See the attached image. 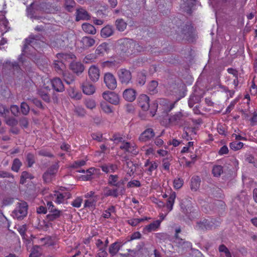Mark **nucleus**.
<instances>
[{
    "label": "nucleus",
    "instance_id": "nucleus-1",
    "mask_svg": "<svg viewBox=\"0 0 257 257\" xmlns=\"http://www.w3.org/2000/svg\"><path fill=\"white\" fill-rule=\"evenodd\" d=\"M117 45L118 49L126 56L135 55L143 50L138 43L127 38L119 40Z\"/></svg>",
    "mask_w": 257,
    "mask_h": 257
},
{
    "label": "nucleus",
    "instance_id": "nucleus-2",
    "mask_svg": "<svg viewBox=\"0 0 257 257\" xmlns=\"http://www.w3.org/2000/svg\"><path fill=\"white\" fill-rule=\"evenodd\" d=\"M50 91V79L48 78L44 79L42 80V84L38 90V94L45 102H49L50 101V95L49 94Z\"/></svg>",
    "mask_w": 257,
    "mask_h": 257
},
{
    "label": "nucleus",
    "instance_id": "nucleus-3",
    "mask_svg": "<svg viewBox=\"0 0 257 257\" xmlns=\"http://www.w3.org/2000/svg\"><path fill=\"white\" fill-rule=\"evenodd\" d=\"M56 56L58 60L54 61V67L57 72L61 75L66 70V67L63 61L67 60L70 57L69 55L64 53H58Z\"/></svg>",
    "mask_w": 257,
    "mask_h": 257
},
{
    "label": "nucleus",
    "instance_id": "nucleus-4",
    "mask_svg": "<svg viewBox=\"0 0 257 257\" xmlns=\"http://www.w3.org/2000/svg\"><path fill=\"white\" fill-rule=\"evenodd\" d=\"M28 213V204L26 202H21L18 204L16 209L12 212V215L17 219H22Z\"/></svg>",
    "mask_w": 257,
    "mask_h": 257
},
{
    "label": "nucleus",
    "instance_id": "nucleus-5",
    "mask_svg": "<svg viewBox=\"0 0 257 257\" xmlns=\"http://www.w3.org/2000/svg\"><path fill=\"white\" fill-rule=\"evenodd\" d=\"M119 81L123 84L127 85L130 83L132 76L131 71L125 68L120 69L117 71Z\"/></svg>",
    "mask_w": 257,
    "mask_h": 257
},
{
    "label": "nucleus",
    "instance_id": "nucleus-6",
    "mask_svg": "<svg viewBox=\"0 0 257 257\" xmlns=\"http://www.w3.org/2000/svg\"><path fill=\"white\" fill-rule=\"evenodd\" d=\"M104 82L106 87L111 90H114L117 86V82L115 76L111 73H106L104 75Z\"/></svg>",
    "mask_w": 257,
    "mask_h": 257
},
{
    "label": "nucleus",
    "instance_id": "nucleus-7",
    "mask_svg": "<svg viewBox=\"0 0 257 257\" xmlns=\"http://www.w3.org/2000/svg\"><path fill=\"white\" fill-rule=\"evenodd\" d=\"M102 97L105 100L114 105L118 104L119 101V96L113 92L105 91L102 93Z\"/></svg>",
    "mask_w": 257,
    "mask_h": 257
},
{
    "label": "nucleus",
    "instance_id": "nucleus-8",
    "mask_svg": "<svg viewBox=\"0 0 257 257\" xmlns=\"http://www.w3.org/2000/svg\"><path fill=\"white\" fill-rule=\"evenodd\" d=\"M125 192L124 188H113L110 189L108 187H105L103 190L104 195L106 197L112 196L114 198H116L118 195H122Z\"/></svg>",
    "mask_w": 257,
    "mask_h": 257
},
{
    "label": "nucleus",
    "instance_id": "nucleus-9",
    "mask_svg": "<svg viewBox=\"0 0 257 257\" xmlns=\"http://www.w3.org/2000/svg\"><path fill=\"white\" fill-rule=\"evenodd\" d=\"M58 168L59 166L57 163L50 167L43 175L44 180L46 182H50L53 176L57 172Z\"/></svg>",
    "mask_w": 257,
    "mask_h": 257
},
{
    "label": "nucleus",
    "instance_id": "nucleus-10",
    "mask_svg": "<svg viewBox=\"0 0 257 257\" xmlns=\"http://www.w3.org/2000/svg\"><path fill=\"white\" fill-rule=\"evenodd\" d=\"M155 134L152 128L145 130L140 136L139 140L141 142H146L150 141L155 137Z\"/></svg>",
    "mask_w": 257,
    "mask_h": 257
},
{
    "label": "nucleus",
    "instance_id": "nucleus-11",
    "mask_svg": "<svg viewBox=\"0 0 257 257\" xmlns=\"http://www.w3.org/2000/svg\"><path fill=\"white\" fill-rule=\"evenodd\" d=\"M51 84L53 88L57 92H61L64 91L65 87L61 80L58 77H55L50 79V85Z\"/></svg>",
    "mask_w": 257,
    "mask_h": 257
},
{
    "label": "nucleus",
    "instance_id": "nucleus-12",
    "mask_svg": "<svg viewBox=\"0 0 257 257\" xmlns=\"http://www.w3.org/2000/svg\"><path fill=\"white\" fill-rule=\"evenodd\" d=\"M88 76L90 79L93 82H96L100 77V70L99 68L95 66L92 65L88 70Z\"/></svg>",
    "mask_w": 257,
    "mask_h": 257
},
{
    "label": "nucleus",
    "instance_id": "nucleus-13",
    "mask_svg": "<svg viewBox=\"0 0 257 257\" xmlns=\"http://www.w3.org/2000/svg\"><path fill=\"white\" fill-rule=\"evenodd\" d=\"M138 101L139 106L141 107L143 110L146 111L148 110L150 107V99L147 95H140L138 98Z\"/></svg>",
    "mask_w": 257,
    "mask_h": 257
},
{
    "label": "nucleus",
    "instance_id": "nucleus-14",
    "mask_svg": "<svg viewBox=\"0 0 257 257\" xmlns=\"http://www.w3.org/2000/svg\"><path fill=\"white\" fill-rule=\"evenodd\" d=\"M118 176L117 175H110L108 178V184L118 188H124L123 181H118Z\"/></svg>",
    "mask_w": 257,
    "mask_h": 257
},
{
    "label": "nucleus",
    "instance_id": "nucleus-15",
    "mask_svg": "<svg viewBox=\"0 0 257 257\" xmlns=\"http://www.w3.org/2000/svg\"><path fill=\"white\" fill-rule=\"evenodd\" d=\"M136 91L131 88L125 89L122 93L123 98L129 102H133L136 98Z\"/></svg>",
    "mask_w": 257,
    "mask_h": 257
},
{
    "label": "nucleus",
    "instance_id": "nucleus-16",
    "mask_svg": "<svg viewBox=\"0 0 257 257\" xmlns=\"http://www.w3.org/2000/svg\"><path fill=\"white\" fill-rule=\"evenodd\" d=\"M145 172L148 175H152V172L157 170L158 167V164L156 161H151L147 160L144 165Z\"/></svg>",
    "mask_w": 257,
    "mask_h": 257
},
{
    "label": "nucleus",
    "instance_id": "nucleus-17",
    "mask_svg": "<svg viewBox=\"0 0 257 257\" xmlns=\"http://www.w3.org/2000/svg\"><path fill=\"white\" fill-rule=\"evenodd\" d=\"M102 171L106 173H113L115 172L118 169V166L115 164L106 163L100 166Z\"/></svg>",
    "mask_w": 257,
    "mask_h": 257
},
{
    "label": "nucleus",
    "instance_id": "nucleus-18",
    "mask_svg": "<svg viewBox=\"0 0 257 257\" xmlns=\"http://www.w3.org/2000/svg\"><path fill=\"white\" fill-rule=\"evenodd\" d=\"M76 21L88 20L90 19V16L88 13L82 8L78 9L76 11Z\"/></svg>",
    "mask_w": 257,
    "mask_h": 257
},
{
    "label": "nucleus",
    "instance_id": "nucleus-19",
    "mask_svg": "<svg viewBox=\"0 0 257 257\" xmlns=\"http://www.w3.org/2000/svg\"><path fill=\"white\" fill-rule=\"evenodd\" d=\"M81 47L83 49H86L93 46L95 41L94 39L90 37H83L80 40Z\"/></svg>",
    "mask_w": 257,
    "mask_h": 257
},
{
    "label": "nucleus",
    "instance_id": "nucleus-20",
    "mask_svg": "<svg viewBox=\"0 0 257 257\" xmlns=\"http://www.w3.org/2000/svg\"><path fill=\"white\" fill-rule=\"evenodd\" d=\"M183 114L181 112H177L170 115L169 118V123L172 125L178 124L183 120Z\"/></svg>",
    "mask_w": 257,
    "mask_h": 257
},
{
    "label": "nucleus",
    "instance_id": "nucleus-21",
    "mask_svg": "<svg viewBox=\"0 0 257 257\" xmlns=\"http://www.w3.org/2000/svg\"><path fill=\"white\" fill-rule=\"evenodd\" d=\"M96 245L99 248L98 252V257H106L107 252H106V245L99 239L96 241Z\"/></svg>",
    "mask_w": 257,
    "mask_h": 257
},
{
    "label": "nucleus",
    "instance_id": "nucleus-22",
    "mask_svg": "<svg viewBox=\"0 0 257 257\" xmlns=\"http://www.w3.org/2000/svg\"><path fill=\"white\" fill-rule=\"evenodd\" d=\"M108 51V44L103 43L99 45L96 48L95 53L97 56H102Z\"/></svg>",
    "mask_w": 257,
    "mask_h": 257
},
{
    "label": "nucleus",
    "instance_id": "nucleus-23",
    "mask_svg": "<svg viewBox=\"0 0 257 257\" xmlns=\"http://www.w3.org/2000/svg\"><path fill=\"white\" fill-rule=\"evenodd\" d=\"M69 197L70 194L66 192L62 193L59 192H57L54 194V198H55V201L57 204L63 203L65 198L68 199Z\"/></svg>",
    "mask_w": 257,
    "mask_h": 257
},
{
    "label": "nucleus",
    "instance_id": "nucleus-24",
    "mask_svg": "<svg viewBox=\"0 0 257 257\" xmlns=\"http://www.w3.org/2000/svg\"><path fill=\"white\" fill-rule=\"evenodd\" d=\"M82 90L85 94L91 95L95 92V87L93 84L86 82L82 85Z\"/></svg>",
    "mask_w": 257,
    "mask_h": 257
},
{
    "label": "nucleus",
    "instance_id": "nucleus-25",
    "mask_svg": "<svg viewBox=\"0 0 257 257\" xmlns=\"http://www.w3.org/2000/svg\"><path fill=\"white\" fill-rule=\"evenodd\" d=\"M38 36H30L26 39L27 43L32 46L33 48L36 49L38 47L37 45H40L41 44H43V42L40 41L37 39Z\"/></svg>",
    "mask_w": 257,
    "mask_h": 257
},
{
    "label": "nucleus",
    "instance_id": "nucleus-26",
    "mask_svg": "<svg viewBox=\"0 0 257 257\" xmlns=\"http://www.w3.org/2000/svg\"><path fill=\"white\" fill-rule=\"evenodd\" d=\"M113 33V30L111 26L107 25L101 30L100 35L103 38H107L111 36Z\"/></svg>",
    "mask_w": 257,
    "mask_h": 257
},
{
    "label": "nucleus",
    "instance_id": "nucleus-27",
    "mask_svg": "<svg viewBox=\"0 0 257 257\" xmlns=\"http://www.w3.org/2000/svg\"><path fill=\"white\" fill-rule=\"evenodd\" d=\"M161 220H157L147 225L144 228V230L147 232L155 231L160 226Z\"/></svg>",
    "mask_w": 257,
    "mask_h": 257
},
{
    "label": "nucleus",
    "instance_id": "nucleus-28",
    "mask_svg": "<svg viewBox=\"0 0 257 257\" xmlns=\"http://www.w3.org/2000/svg\"><path fill=\"white\" fill-rule=\"evenodd\" d=\"M120 148L125 151L132 152L134 154H136L137 153V152L134 149V146H132L130 143L124 142V140L121 142Z\"/></svg>",
    "mask_w": 257,
    "mask_h": 257
},
{
    "label": "nucleus",
    "instance_id": "nucleus-29",
    "mask_svg": "<svg viewBox=\"0 0 257 257\" xmlns=\"http://www.w3.org/2000/svg\"><path fill=\"white\" fill-rule=\"evenodd\" d=\"M82 28L83 30L87 34L94 35L96 32L94 27L89 23H84L82 24Z\"/></svg>",
    "mask_w": 257,
    "mask_h": 257
},
{
    "label": "nucleus",
    "instance_id": "nucleus-30",
    "mask_svg": "<svg viewBox=\"0 0 257 257\" xmlns=\"http://www.w3.org/2000/svg\"><path fill=\"white\" fill-rule=\"evenodd\" d=\"M70 67L71 69L76 73H81L84 70V66L80 62L72 63Z\"/></svg>",
    "mask_w": 257,
    "mask_h": 257
},
{
    "label": "nucleus",
    "instance_id": "nucleus-31",
    "mask_svg": "<svg viewBox=\"0 0 257 257\" xmlns=\"http://www.w3.org/2000/svg\"><path fill=\"white\" fill-rule=\"evenodd\" d=\"M176 198V193L174 192H171L167 200L166 205L167 208L169 211L172 210L174 204L175 199Z\"/></svg>",
    "mask_w": 257,
    "mask_h": 257
},
{
    "label": "nucleus",
    "instance_id": "nucleus-32",
    "mask_svg": "<svg viewBox=\"0 0 257 257\" xmlns=\"http://www.w3.org/2000/svg\"><path fill=\"white\" fill-rule=\"evenodd\" d=\"M68 95L72 98L80 99L81 98V94L73 87H70L68 90Z\"/></svg>",
    "mask_w": 257,
    "mask_h": 257
},
{
    "label": "nucleus",
    "instance_id": "nucleus-33",
    "mask_svg": "<svg viewBox=\"0 0 257 257\" xmlns=\"http://www.w3.org/2000/svg\"><path fill=\"white\" fill-rule=\"evenodd\" d=\"M127 170H126L127 174L132 176L134 173L136 171V166L131 161H127L126 163Z\"/></svg>",
    "mask_w": 257,
    "mask_h": 257
},
{
    "label": "nucleus",
    "instance_id": "nucleus-34",
    "mask_svg": "<svg viewBox=\"0 0 257 257\" xmlns=\"http://www.w3.org/2000/svg\"><path fill=\"white\" fill-rule=\"evenodd\" d=\"M223 167L221 165H214L212 170V173L214 177H219L223 173Z\"/></svg>",
    "mask_w": 257,
    "mask_h": 257
},
{
    "label": "nucleus",
    "instance_id": "nucleus-35",
    "mask_svg": "<svg viewBox=\"0 0 257 257\" xmlns=\"http://www.w3.org/2000/svg\"><path fill=\"white\" fill-rule=\"evenodd\" d=\"M200 180L198 177H194L191 179V188L192 190L196 191L200 186Z\"/></svg>",
    "mask_w": 257,
    "mask_h": 257
},
{
    "label": "nucleus",
    "instance_id": "nucleus-36",
    "mask_svg": "<svg viewBox=\"0 0 257 257\" xmlns=\"http://www.w3.org/2000/svg\"><path fill=\"white\" fill-rule=\"evenodd\" d=\"M120 249V245L119 243L115 242L111 244L109 248V252L112 255H115Z\"/></svg>",
    "mask_w": 257,
    "mask_h": 257
},
{
    "label": "nucleus",
    "instance_id": "nucleus-37",
    "mask_svg": "<svg viewBox=\"0 0 257 257\" xmlns=\"http://www.w3.org/2000/svg\"><path fill=\"white\" fill-rule=\"evenodd\" d=\"M116 29L119 31H123L126 28L127 24L122 19H117L115 21Z\"/></svg>",
    "mask_w": 257,
    "mask_h": 257
},
{
    "label": "nucleus",
    "instance_id": "nucleus-38",
    "mask_svg": "<svg viewBox=\"0 0 257 257\" xmlns=\"http://www.w3.org/2000/svg\"><path fill=\"white\" fill-rule=\"evenodd\" d=\"M50 212L51 213L47 215V218L49 220L53 221L59 218L60 216V211L56 209L51 210Z\"/></svg>",
    "mask_w": 257,
    "mask_h": 257
},
{
    "label": "nucleus",
    "instance_id": "nucleus-39",
    "mask_svg": "<svg viewBox=\"0 0 257 257\" xmlns=\"http://www.w3.org/2000/svg\"><path fill=\"white\" fill-rule=\"evenodd\" d=\"M158 83L156 81H152L148 85V89L151 94H154L157 92Z\"/></svg>",
    "mask_w": 257,
    "mask_h": 257
},
{
    "label": "nucleus",
    "instance_id": "nucleus-40",
    "mask_svg": "<svg viewBox=\"0 0 257 257\" xmlns=\"http://www.w3.org/2000/svg\"><path fill=\"white\" fill-rule=\"evenodd\" d=\"M101 65L103 67L115 68L118 66V62L115 60H110L103 62Z\"/></svg>",
    "mask_w": 257,
    "mask_h": 257
},
{
    "label": "nucleus",
    "instance_id": "nucleus-41",
    "mask_svg": "<svg viewBox=\"0 0 257 257\" xmlns=\"http://www.w3.org/2000/svg\"><path fill=\"white\" fill-rule=\"evenodd\" d=\"M61 75H63L65 81L68 84H71L74 80L73 75L69 73L66 70Z\"/></svg>",
    "mask_w": 257,
    "mask_h": 257
},
{
    "label": "nucleus",
    "instance_id": "nucleus-42",
    "mask_svg": "<svg viewBox=\"0 0 257 257\" xmlns=\"http://www.w3.org/2000/svg\"><path fill=\"white\" fill-rule=\"evenodd\" d=\"M147 219V217L143 218H131L127 220L128 224L132 226H136L138 225L141 222L144 221Z\"/></svg>",
    "mask_w": 257,
    "mask_h": 257
},
{
    "label": "nucleus",
    "instance_id": "nucleus-43",
    "mask_svg": "<svg viewBox=\"0 0 257 257\" xmlns=\"http://www.w3.org/2000/svg\"><path fill=\"white\" fill-rule=\"evenodd\" d=\"M98 197H93L91 198H88L86 200L84 203L85 207H93L95 206Z\"/></svg>",
    "mask_w": 257,
    "mask_h": 257
},
{
    "label": "nucleus",
    "instance_id": "nucleus-44",
    "mask_svg": "<svg viewBox=\"0 0 257 257\" xmlns=\"http://www.w3.org/2000/svg\"><path fill=\"white\" fill-rule=\"evenodd\" d=\"M146 81V76L145 74L142 72H139L137 76V83L140 86H143L145 84Z\"/></svg>",
    "mask_w": 257,
    "mask_h": 257
},
{
    "label": "nucleus",
    "instance_id": "nucleus-45",
    "mask_svg": "<svg viewBox=\"0 0 257 257\" xmlns=\"http://www.w3.org/2000/svg\"><path fill=\"white\" fill-rule=\"evenodd\" d=\"M180 206L181 210L184 213L187 214L191 212V204L189 203L188 202L187 203V204H185L183 203H181Z\"/></svg>",
    "mask_w": 257,
    "mask_h": 257
},
{
    "label": "nucleus",
    "instance_id": "nucleus-46",
    "mask_svg": "<svg viewBox=\"0 0 257 257\" xmlns=\"http://www.w3.org/2000/svg\"><path fill=\"white\" fill-rule=\"evenodd\" d=\"M22 166V163L18 159H15L13 161L12 166V170L15 172H18Z\"/></svg>",
    "mask_w": 257,
    "mask_h": 257
},
{
    "label": "nucleus",
    "instance_id": "nucleus-47",
    "mask_svg": "<svg viewBox=\"0 0 257 257\" xmlns=\"http://www.w3.org/2000/svg\"><path fill=\"white\" fill-rule=\"evenodd\" d=\"M243 146V144L242 143L237 141L233 142L230 144V148L234 151L239 150L241 149Z\"/></svg>",
    "mask_w": 257,
    "mask_h": 257
},
{
    "label": "nucleus",
    "instance_id": "nucleus-48",
    "mask_svg": "<svg viewBox=\"0 0 257 257\" xmlns=\"http://www.w3.org/2000/svg\"><path fill=\"white\" fill-rule=\"evenodd\" d=\"M85 105L87 108L93 109L96 107V102L93 99H88L85 100Z\"/></svg>",
    "mask_w": 257,
    "mask_h": 257
},
{
    "label": "nucleus",
    "instance_id": "nucleus-49",
    "mask_svg": "<svg viewBox=\"0 0 257 257\" xmlns=\"http://www.w3.org/2000/svg\"><path fill=\"white\" fill-rule=\"evenodd\" d=\"M209 225L207 220H204L202 222H198L197 225L196 226V228L197 229H202L203 230L204 229L209 228Z\"/></svg>",
    "mask_w": 257,
    "mask_h": 257
},
{
    "label": "nucleus",
    "instance_id": "nucleus-50",
    "mask_svg": "<svg viewBox=\"0 0 257 257\" xmlns=\"http://www.w3.org/2000/svg\"><path fill=\"white\" fill-rule=\"evenodd\" d=\"M75 113L79 116H83L86 113L85 110L82 106H76L74 109Z\"/></svg>",
    "mask_w": 257,
    "mask_h": 257
},
{
    "label": "nucleus",
    "instance_id": "nucleus-51",
    "mask_svg": "<svg viewBox=\"0 0 257 257\" xmlns=\"http://www.w3.org/2000/svg\"><path fill=\"white\" fill-rule=\"evenodd\" d=\"M33 177H32L31 174H29L28 172L26 171H24L22 172L21 176V180L20 183L22 184H24L25 183L26 180L27 179H32Z\"/></svg>",
    "mask_w": 257,
    "mask_h": 257
},
{
    "label": "nucleus",
    "instance_id": "nucleus-52",
    "mask_svg": "<svg viewBox=\"0 0 257 257\" xmlns=\"http://www.w3.org/2000/svg\"><path fill=\"white\" fill-rule=\"evenodd\" d=\"M100 106L103 111L106 113H110L112 112L110 106L105 102H101Z\"/></svg>",
    "mask_w": 257,
    "mask_h": 257
},
{
    "label": "nucleus",
    "instance_id": "nucleus-53",
    "mask_svg": "<svg viewBox=\"0 0 257 257\" xmlns=\"http://www.w3.org/2000/svg\"><path fill=\"white\" fill-rule=\"evenodd\" d=\"M21 109L23 114L27 115L29 112L30 108L26 103L22 102L21 105Z\"/></svg>",
    "mask_w": 257,
    "mask_h": 257
},
{
    "label": "nucleus",
    "instance_id": "nucleus-54",
    "mask_svg": "<svg viewBox=\"0 0 257 257\" xmlns=\"http://www.w3.org/2000/svg\"><path fill=\"white\" fill-rule=\"evenodd\" d=\"M65 6L66 9L69 12L71 11L72 9L73 8V7L75 4L74 1L73 0H65Z\"/></svg>",
    "mask_w": 257,
    "mask_h": 257
},
{
    "label": "nucleus",
    "instance_id": "nucleus-55",
    "mask_svg": "<svg viewBox=\"0 0 257 257\" xmlns=\"http://www.w3.org/2000/svg\"><path fill=\"white\" fill-rule=\"evenodd\" d=\"M175 237L174 243L178 246H182L185 243H189L188 242H186L183 239L180 238L177 234H175Z\"/></svg>",
    "mask_w": 257,
    "mask_h": 257
},
{
    "label": "nucleus",
    "instance_id": "nucleus-56",
    "mask_svg": "<svg viewBox=\"0 0 257 257\" xmlns=\"http://www.w3.org/2000/svg\"><path fill=\"white\" fill-rule=\"evenodd\" d=\"M183 184V181L180 178L175 179L174 181V187L176 189H180Z\"/></svg>",
    "mask_w": 257,
    "mask_h": 257
},
{
    "label": "nucleus",
    "instance_id": "nucleus-57",
    "mask_svg": "<svg viewBox=\"0 0 257 257\" xmlns=\"http://www.w3.org/2000/svg\"><path fill=\"white\" fill-rule=\"evenodd\" d=\"M40 242L42 243L43 244L47 245L48 246L52 245L53 244L51 242V238L49 236L41 238L39 240Z\"/></svg>",
    "mask_w": 257,
    "mask_h": 257
},
{
    "label": "nucleus",
    "instance_id": "nucleus-58",
    "mask_svg": "<svg viewBox=\"0 0 257 257\" xmlns=\"http://www.w3.org/2000/svg\"><path fill=\"white\" fill-rule=\"evenodd\" d=\"M82 202V199L81 197H77L71 203V205L76 208H79L81 206Z\"/></svg>",
    "mask_w": 257,
    "mask_h": 257
},
{
    "label": "nucleus",
    "instance_id": "nucleus-59",
    "mask_svg": "<svg viewBox=\"0 0 257 257\" xmlns=\"http://www.w3.org/2000/svg\"><path fill=\"white\" fill-rule=\"evenodd\" d=\"M110 140L115 143H121L123 140V138L119 134H114Z\"/></svg>",
    "mask_w": 257,
    "mask_h": 257
},
{
    "label": "nucleus",
    "instance_id": "nucleus-60",
    "mask_svg": "<svg viewBox=\"0 0 257 257\" xmlns=\"http://www.w3.org/2000/svg\"><path fill=\"white\" fill-rule=\"evenodd\" d=\"M86 164V161L82 160H78L74 162L71 165V167L73 168H77L79 167L83 166L85 165Z\"/></svg>",
    "mask_w": 257,
    "mask_h": 257
},
{
    "label": "nucleus",
    "instance_id": "nucleus-61",
    "mask_svg": "<svg viewBox=\"0 0 257 257\" xmlns=\"http://www.w3.org/2000/svg\"><path fill=\"white\" fill-rule=\"evenodd\" d=\"M39 247L38 246H36L34 247L31 253L30 254V257H37L40 254V253L39 251Z\"/></svg>",
    "mask_w": 257,
    "mask_h": 257
},
{
    "label": "nucleus",
    "instance_id": "nucleus-62",
    "mask_svg": "<svg viewBox=\"0 0 257 257\" xmlns=\"http://www.w3.org/2000/svg\"><path fill=\"white\" fill-rule=\"evenodd\" d=\"M0 178H14V176L11 173L5 171H0Z\"/></svg>",
    "mask_w": 257,
    "mask_h": 257
},
{
    "label": "nucleus",
    "instance_id": "nucleus-63",
    "mask_svg": "<svg viewBox=\"0 0 257 257\" xmlns=\"http://www.w3.org/2000/svg\"><path fill=\"white\" fill-rule=\"evenodd\" d=\"M140 181L136 180H132L127 183V186L129 187H140Z\"/></svg>",
    "mask_w": 257,
    "mask_h": 257
},
{
    "label": "nucleus",
    "instance_id": "nucleus-64",
    "mask_svg": "<svg viewBox=\"0 0 257 257\" xmlns=\"http://www.w3.org/2000/svg\"><path fill=\"white\" fill-rule=\"evenodd\" d=\"M250 120L252 125L257 124V110L253 112Z\"/></svg>",
    "mask_w": 257,
    "mask_h": 257
}]
</instances>
